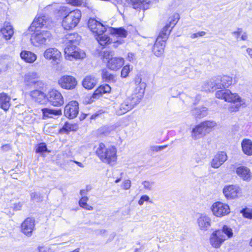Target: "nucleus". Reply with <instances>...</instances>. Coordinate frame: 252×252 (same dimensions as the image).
<instances>
[{
  "label": "nucleus",
  "mask_w": 252,
  "mask_h": 252,
  "mask_svg": "<svg viewBox=\"0 0 252 252\" xmlns=\"http://www.w3.org/2000/svg\"><path fill=\"white\" fill-rule=\"evenodd\" d=\"M242 32V29L241 28H238L237 31H235L232 32V34L234 35L236 37V38L238 39Z\"/></svg>",
  "instance_id": "58"
},
{
  "label": "nucleus",
  "mask_w": 252,
  "mask_h": 252,
  "mask_svg": "<svg viewBox=\"0 0 252 252\" xmlns=\"http://www.w3.org/2000/svg\"><path fill=\"white\" fill-rule=\"evenodd\" d=\"M74 125H72V124H69V123H68L66 122V123H65V124L63 126V128L60 130L62 131H64L65 132H68V131L74 130Z\"/></svg>",
  "instance_id": "47"
},
{
  "label": "nucleus",
  "mask_w": 252,
  "mask_h": 252,
  "mask_svg": "<svg viewBox=\"0 0 252 252\" xmlns=\"http://www.w3.org/2000/svg\"><path fill=\"white\" fill-rule=\"evenodd\" d=\"M39 77L38 74L34 71L29 72L24 75L23 89L26 94L43 84L42 81L38 80Z\"/></svg>",
  "instance_id": "6"
},
{
  "label": "nucleus",
  "mask_w": 252,
  "mask_h": 252,
  "mask_svg": "<svg viewBox=\"0 0 252 252\" xmlns=\"http://www.w3.org/2000/svg\"><path fill=\"white\" fill-rule=\"evenodd\" d=\"M21 58L26 63H33L37 59L36 55L29 51L23 50L20 54Z\"/></svg>",
  "instance_id": "27"
},
{
  "label": "nucleus",
  "mask_w": 252,
  "mask_h": 252,
  "mask_svg": "<svg viewBox=\"0 0 252 252\" xmlns=\"http://www.w3.org/2000/svg\"><path fill=\"white\" fill-rule=\"evenodd\" d=\"M81 40V37L76 33L67 34L65 36V43L67 45H75L79 44Z\"/></svg>",
  "instance_id": "32"
},
{
  "label": "nucleus",
  "mask_w": 252,
  "mask_h": 252,
  "mask_svg": "<svg viewBox=\"0 0 252 252\" xmlns=\"http://www.w3.org/2000/svg\"><path fill=\"white\" fill-rule=\"evenodd\" d=\"M38 249L39 252H46L45 251L44 247L43 246H39Z\"/></svg>",
  "instance_id": "64"
},
{
  "label": "nucleus",
  "mask_w": 252,
  "mask_h": 252,
  "mask_svg": "<svg viewBox=\"0 0 252 252\" xmlns=\"http://www.w3.org/2000/svg\"><path fill=\"white\" fill-rule=\"evenodd\" d=\"M213 79L211 80L209 82H207V83H204V86L203 87L204 90L205 91H211L212 90L213 91V90L217 89V88H211L210 90L207 89L208 88L211 87V86H214V83H213Z\"/></svg>",
  "instance_id": "51"
},
{
  "label": "nucleus",
  "mask_w": 252,
  "mask_h": 252,
  "mask_svg": "<svg viewBox=\"0 0 252 252\" xmlns=\"http://www.w3.org/2000/svg\"><path fill=\"white\" fill-rule=\"evenodd\" d=\"M1 150L3 152H7L11 149V146L10 144H5L0 147Z\"/></svg>",
  "instance_id": "57"
},
{
  "label": "nucleus",
  "mask_w": 252,
  "mask_h": 252,
  "mask_svg": "<svg viewBox=\"0 0 252 252\" xmlns=\"http://www.w3.org/2000/svg\"><path fill=\"white\" fill-rule=\"evenodd\" d=\"M112 51H104L103 57L107 61V66L112 70H117L124 64V59L122 57H113Z\"/></svg>",
  "instance_id": "7"
},
{
  "label": "nucleus",
  "mask_w": 252,
  "mask_h": 252,
  "mask_svg": "<svg viewBox=\"0 0 252 252\" xmlns=\"http://www.w3.org/2000/svg\"><path fill=\"white\" fill-rule=\"evenodd\" d=\"M167 147L166 145L164 146H153L151 147V149L154 152H158L164 149Z\"/></svg>",
  "instance_id": "54"
},
{
  "label": "nucleus",
  "mask_w": 252,
  "mask_h": 252,
  "mask_svg": "<svg viewBox=\"0 0 252 252\" xmlns=\"http://www.w3.org/2000/svg\"><path fill=\"white\" fill-rule=\"evenodd\" d=\"M171 20L169 23L167 24L162 29L158 36L153 48V52L157 56H160L164 51L165 42L167 39L173 27H171Z\"/></svg>",
  "instance_id": "2"
},
{
  "label": "nucleus",
  "mask_w": 252,
  "mask_h": 252,
  "mask_svg": "<svg viewBox=\"0 0 252 252\" xmlns=\"http://www.w3.org/2000/svg\"><path fill=\"white\" fill-rule=\"evenodd\" d=\"M97 83L96 78L93 76H86L82 81L83 87L88 90H91L94 88Z\"/></svg>",
  "instance_id": "31"
},
{
  "label": "nucleus",
  "mask_w": 252,
  "mask_h": 252,
  "mask_svg": "<svg viewBox=\"0 0 252 252\" xmlns=\"http://www.w3.org/2000/svg\"><path fill=\"white\" fill-rule=\"evenodd\" d=\"M0 32L6 40L10 39L14 33L13 28L9 23H5L4 24Z\"/></svg>",
  "instance_id": "30"
},
{
  "label": "nucleus",
  "mask_w": 252,
  "mask_h": 252,
  "mask_svg": "<svg viewBox=\"0 0 252 252\" xmlns=\"http://www.w3.org/2000/svg\"><path fill=\"white\" fill-rule=\"evenodd\" d=\"M88 25L90 30L95 34V36L103 33L106 31V28L101 23L94 19H90Z\"/></svg>",
  "instance_id": "20"
},
{
  "label": "nucleus",
  "mask_w": 252,
  "mask_h": 252,
  "mask_svg": "<svg viewBox=\"0 0 252 252\" xmlns=\"http://www.w3.org/2000/svg\"><path fill=\"white\" fill-rule=\"evenodd\" d=\"M29 94L32 99L38 103H43L46 100V94L38 90L31 91Z\"/></svg>",
  "instance_id": "25"
},
{
  "label": "nucleus",
  "mask_w": 252,
  "mask_h": 252,
  "mask_svg": "<svg viewBox=\"0 0 252 252\" xmlns=\"http://www.w3.org/2000/svg\"><path fill=\"white\" fill-rule=\"evenodd\" d=\"M70 11H70V9L67 7L61 6L59 8L58 13L59 15L64 17L65 16L69 13Z\"/></svg>",
  "instance_id": "43"
},
{
  "label": "nucleus",
  "mask_w": 252,
  "mask_h": 252,
  "mask_svg": "<svg viewBox=\"0 0 252 252\" xmlns=\"http://www.w3.org/2000/svg\"><path fill=\"white\" fill-rule=\"evenodd\" d=\"M207 108L205 107H199L192 110V114L196 117L202 118L207 115Z\"/></svg>",
  "instance_id": "36"
},
{
  "label": "nucleus",
  "mask_w": 252,
  "mask_h": 252,
  "mask_svg": "<svg viewBox=\"0 0 252 252\" xmlns=\"http://www.w3.org/2000/svg\"><path fill=\"white\" fill-rule=\"evenodd\" d=\"M89 200V198L87 196H82V198L79 201V206L87 210H93V207L87 204V202Z\"/></svg>",
  "instance_id": "42"
},
{
  "label": "nucleus",
  "mask_w": 252,
  "mask_h": 252,
  "mask_svg": "<svg viewBox=\"0 0 252 252\" xmlns=\"http://www.w3.org/2000/svg\"><path fill=\"white\" fill-rule=\"evenodd\" d=\"M216 96L218 98L224 99L225 101L228 102H238L242 99L238 94H233L230 90L226 89L221 90L216 92Z\"/></svg>",
  "instance_id": "12"
},
{
  "label": "nucleus",
  "mask_w": 252,
  "mask_h": 252,
  "mask_svg": "<svg viewBox=\"0 0 252 252\" xmlns=\"http://www.w3.org/2000/svg\"><path fill=\"white\" fill-rule=\"evenodd\" d=\"M10 100V97L6 94H0V108L5 111H7L11 105Z\"/></svg>",
  "instance_id": "28"
},
{
  "label": "nucleus",
  "mask_w": 252,
  "mask_h": 252,
  "mask_svg": "<svg viewBox=\"0 0 252 252\" xmlns=\"http://www.w3.org/2000/svg\"><path fill=\"white\" fill-rule=\"evenodd\" d=\"M223 193L227 199H233L241 195L242 189L238 185H231L224 187Z\"/></svg>",
  "instance_id": "13"
},
{
  "label": "nucleus",
  "mask_w": 252,
  "mask_h": 252,
  "mask_svg": "<svg viewBox=\"0 0 252 252\" xmlns=\"http://www.w3.org/2000/svg\"><path fill=\"white\" fill-rule=\"evenodd\" d=\"M247 52L251 57V58H252V49L250 48H248L247 49Z\"/></svg>",
  "instance_id": "63"
},
{
  "label": "nucleus",
  "mask_w": 252,
  "mask_h": 252,
  "mask_svg": "<svg viewBox=\"0 0 252 252\" xmlns=\"http://www.w3.org/2000/svg\"><path fill=\"white\" fill-rule=\"evenodd\" d=\"M78 109V102L76 101H71L64 108V115L69 119H73L77 116Z\"/></svg>",
  "instance_id": "18"
},
{
  "label": "nucleus",
  "mask_w": 252,
  "mask_h": 252,
  "mask_svg": "<svg viewBox=\"0 0 252 252\" xmlns=\"http://www.w3.org/2000/svg\"><path fill=\"white\" fill-rule=\"evenodd\" d=\"M31 198L33 200L37 201H39L40 199V195L37 192H32L31 194Z\"/></svg>",
  "instance_id": "56"
},
{
  "label": "nucleus",
  "mask_w": 252,
  "mask_h": 252,
  "mask_svg": "<svg viewBox=\"0 0 252 252\" xmlns=\"http://www.w3.org/2000/svg\"><path fill=\"white\" fill-rule=\"evenodd\" d=\"M47 21L45 16L38 17L35 18L32 24L31 28L35 27V29L42 28L46 27Z\"/></svg>",
  "instance_id": "33"
},
{
  "label": "nucleus",
  "mask_w": 252,
  "mask_h": 252,
  "mask_svg": "<svg viewBox=\"0 0 252 252\" xmlns=\"http://www.w3.org/2000/svg\"><path fill=\"white\" fill-rule=\"evenodd\" d=\"M133 8L146 10L149 8V1L147 0H130Z\"/></svg>",
  "instance_id": "29"
},
{
  "label": "nucleus",
  "mask_w": 252,
  "mask_h": 252,
  "mask_svg": "<svg viewBox=\"0 0 252 252\" xmlns=\"http://www.w3.org/2000/svg\"><path fill=\"white\" fill-rule=\"evenodd\" d=\"M102 77L103 80L108 83H114L116 80V76L110 73L106 69H103L102 71Z\"/></svg>",
  "instance_id": "35"
},
{
  "label": "nucleus",
  "mask_w": 252,
  "mask_h": 252,
  "mask_svg": "<svg viewBox=\"0 0 252 252\" xmlns=\"http://www.w3.org/2000/svg\"><path fill=\"white\" fill-rule=\"evenodd\" d=\"M222 232L229 238L233 236L232 230L227 226L224 225L221 230H216L211 235L210 243L213 247L216 248L220 247L225 240V236L222 234Z\"/></svg>",
  "instance_id": "3"
},
{
  "label": "nucleus",
  "mask_w": 252,
  "mask_h": 252,
  "mask_svg": "<svg viewBox=\"0 0 252 252\" xmlns=\"http://www.w3.org/2000/svg\"><path fill=\"white\" fill-rule=\"evenodd\" d=\"M111 87L108 85H102L98 87L94 92V95H96L102 94L109 93Z\"/></svg>",
  "instance_id": "40"
},
{
  "label": "nucleus",
  "mask_w": 252,
  "mask_h": 252,
  "mask_svg": "<svg viewBox=\"0 0 252 252\" xmlns=\"http://www.w3.org/2000/svg\"><path fill=\"white\" fill-rule=\"evenodd\" d=\"M113 105L115 112L118 115L125 114L134 107L127 98L123 101L118 98Z\"/></svg>",
  "instance_id": "11"
},
{
  "label": "nucleus",
  "mask_w": 252,
  "mask_h": 252,
  "mask_svg": "<svg viewBox=\"0 0 252 252\" xmlns=\"http://www.w3.org/2000/svg\"><path fill=\"white\" fill-rule=\"evenodd\" d=\"M82 14L79 9L71 11L69 13L63 17L62 25L65 30L74 29L79 23Z\"/></svg>",
  "instance_id": "5"
},
{
  "label": "nucleus",
  "mask_w": 252,
  "mask_h": 252,
  "mask_svg": "<svg viewBox=\"0 0 252 252\" xmlns=\"http://www.w3.org/2000/svg\"><path fill=\"white\" fill-rule=\"evenodd\" d=\"M214 86H211L208 88L207 90H210L211 88H216L217 89H225L228 88L232 84V78L228 76H223L221 77H218L213 79Z\"/></svg>",
  "instance_id": "15"
},
{
  "label": "nucleus",
  "mask_w": 252,
  "mask_h": 252,
  "mask_svg": "<svg viewBox=\"0 0 252 252\" xmlns=\"http://www.w3.org/2000/svg\"><path fill=\"white\" fill-rule=\"evenodd\" d=\"M197 223L201 231H206L211 225V219L205 214H201L197 219Z\"/></svg>",
  "instance_id": "19"
},
{
  "label": "nucleus",
  "mask_w": 252,
  "mask_h": 252,
  "mask_svg": "<svg viewBox=\"0 0 252 252\" xmlns=\"http://www.w3.org/2000/svg\"><path fill=\"white\" fill-rule=\"evenodd\" d=\"M217 125L215 122L206 121L195 126L191 131V136L194 140L199 139L208 133L211 128Z\"/></svg>",
  "instance_id": "4"
},
{
  "label": "nucleus",
  "mask_w": 252,
  "mask_h": 252,
  "mask_svg": "<svg viewBox=\"0 0 252 252\" xmlns=\"http://www.w3.org/2000/svg\"><path fill=\"white\" fill-rule=\"evenodd\" d=\"M127 60L130 62L132 61L134 59V55L131 53H129L127 55Z\"/></svg>",
  "instance_id": "60"
},
{
  "label": "nucleus",
  "mask_w": 252,
  "mask_h": 252,
  "mask_svg": "<svg viewBox=\"0 0 252 252\" xmlns=\"http://www.w3.org/2000/svg\"><path fill=\"white\" fill-rule=\"evenodd\" d=\"M227 158L226 154L223 152H220L217 153L212 159L211 166L214 168H218L227 160Z\"/></svg>",
  "instance_id": "22"
},
{
  "label": "nucleus",
  "mask_w": 252,
  "mask_h": 252,
  "mask_svg": "<svg viewBox=\"0 0 252 252\" xmlns=\"http://www.w3.org/2000/svg\"><path fill=\"white\" fill-rule=\"evenodd\" d=\"M231 103L228 106V111L230 112H236L239 111L241 106L244 104L242 99L238 102H230Z\"/></svg>",
  "instance_id": "38"
},
{
  "label": "nucleus",
  "mask_w": 252,
  "mask_h": 252,
  "mask_svg": "<svg viewBox=\"0 0 252 252\" xmlns=\"http://www.w3.org/2000/svg\"><path fill=\"white\" fill-rule=\"evenodd\" d=\"M46 100L54 106H61L64 104V99L62 94L59 91L54 89L48 92Z\"/></svg>",
  "instance_id": "10"
},
{
  "label": "nucleus",
  "mask_w": 252,
  "mask_h": 252,
  "mask_svg": "<svg viewBox=\"0 0 252 252\" xmlns=\"http://www.w3.org/2000/svg\"><path fill=\"white\" fill-rule=\"evenodd\" d=\"M241 213L243 216L247 219H252V209L249 208H245L241 210Z\"/></svg>",
  "instance_id": "44"
},
{
  "label": "nucleus",
  "mask_w": 252,
  "mask_h": 252,
  "mask_svg": "<svg viewBox=\"0 0 252 252\" xmlns=\"http://www.w3.org/2000/svg\"><path fill=\"white\" fill-rule=\"evenodd\" d=\"M22 206V204L20 202L15 203L14 205V209L16 210H19Z\"/></svg>",
  "instance_id": "59"
},
{
  "label": "nucleus",
  "mask_w": 252,
  "mask_h": 252,
  "mask_svg": "<svg viewBox=\"0 0 252 252\" xmlns=\"http://www.w3.org/2000/svg\"><path fill=\"white\" fill-rule=\"evenodd\" d=\"M130 70V66L129 65H126L124 66L121 71V76L123 78H126Z\"/></svg>",
  "instance_id": "50"
},
{
  "label": "nucleus",
  "mask_w": 252,
  "mask_h": 252,
  "mask_svg": "<svg viewBox=\"0 0 252 252\" xmlns=\"http://www.w3.org/2000/svg\"><path fill=\"white\" fill-rule=\"evenodd\" d=\"M76 79L70 75L62 76L58 80L59 85L63 89L73 90L77 85Z\"/></svg>",
  "instance_id": "16"
},
{
  "label": "nucleus",
  "mask_w": 252,
  "mask_h": 252,
  "mask_svg": "<svg viewBox=\"0 0 252 252\" xmlns=\"http://www.w3.org/2000/svg\"><path fill=\"white\" fill-rule=\"evenodd\" d=\"M142 98L143 97L139 95H138V94H136V93H134L132 91L131 95L126 98L131 103V104L135 107L140 102Z\"/></svg>",
  "instance_id": "39"
},
{
  "label": "nucleus",
  "mask_w": 252,
  "mask_h": 252,
  "mask_svg": "<svg viewBox=\"0 0 252 252\" xmlns=\"http://www.w3.org/2000/svg\"><path fill=\"white\" fill-rule=\"evenodd\" d=\"M51 33L47 31L36 32L31 38L32 44L35 47H41L46 45L52 40Z\"/></svg>",
  "instance_id": "8"
},
{
  "label": "nucleus",
  "mask_w": 252,
  "mask_h": 252,
  "mask_svg": "<svg viewBox=\"0 0 252 252\" xmlns=\"http://www.w3.org/2000/svg\"><path fill=\"white\" fill-rule=\"evenodd\" d=\"M41 111L43 114L42 119L44 120L54 118V116H60L62 114L61 109L56 110L45 108L42 109Z\"/></svg>",
  "instance_id": "26"
},
{
  "label": "nucleus",
  "mask_w": 252,
  "mask_h": 252,
  "mask_svg": "<svg viewBox=\"0 0 252 252\" xmlns=\"http://www.w3.org/2000/svg\"><path fill=\"white\" fill-rule=\"evenodd\" d=\"M236 173L245 181H250L252 178V173L250 169L246 166H240L237 168Z\"/></svg>",
  "instance_id": "24"
},
{
  "label": "nucleus",
  "mask_w": 252,
  "mask_h": 252,
  "mask_svg": "<svg viewBox=\"0 0 252 252\" xmlns=\"http://www.w3.org/2000/svg\"><path fill=\"white\" fill-rule=\"evenodd\" d=\"M47 151L46 145L44 143H41L37 146L35 152L38 153H43Z\"/></svg>",
  "instance_id": "45"
},
{
  "label": "nucleus",
  "mask_w": 252,
  "mask_h": 252,
  "mask_svg": "<svg viewBox=\"0 0 252 252\" xmlns=\"http://www.w3.org/2000/svg\"><path fill=\"white\" fill-rule=\"evenodd\" d=\"M90 189L87 188L86 189H81L80 191V194L82 196H85L84 195L87 194V193L88 191H89Z\"/></svg>",
  "instance_id": "61"
},
{
  "label": "nucleus",
  "mask_w": 252,
  "mask_h": 252,
  "mask_svg": "<svg viewBox=\"0 0 252 252\" xmlns=\"http://www.w3.org/2000/svg\"><path fill=\"white\" fill-rule=\"evenodd\" d=\"M55 127L56 126H51L48 125H46L45 126L43 130L46 134H52L56 133L54 130Z\"/></svg>",
  "instance_id": "48"
},
{
  "label": "nucleus",
  "mask_w": 252,
  "mask_h": 252,
  "mask_svg": "<svg viewBox=\"0 0 252 252\" xmlns=\"http://www.w3.org/2000/svg\"><path fill=\"white\" fill-rule=\"evenodd\" d=\"M65 58L67 60L71 61L73 59H80L86 57L85 53L82 50L78 48L76 45H67L64 49Z\"/></svg>",
  "instance_id": "9"
},
{
  "label": "nucleus",
  "mask_w": 252,
  "mask_h": 252,
  "mask_svg": "<svg viewBox=\"0 0 252 252\" xmlns=\"http://www.w3.org/2000/svg\"><path fill=\"white\" fill-rule=\"evenodd\" d=\"M95 154L104 163L111 166H114L117 163V149L114 146L100 143L96 147Z\"/></svg>",
  "instance_id": "1"
},
{
  "label": "nucleus",
  "mask_w": 252,
  "mask_h": 252,
  "mask_svg": "<svg viewBox=\"0 0 252 252\" xmlns=\"http://www.w3.org/2000/svg\"><path fill=\"white\" fill-rule=\"evenodd\" d=\"M241 39L243 40H246L247 39V34L246 32H244L241 37Z\"/></svg>",
  "instance_id": "62"
},
{
  "label": "nucleus",
  "mask_w": 252,
  "mask_h": 252,
  "mask_svg": "<svg viewBox=\"0 0 252 252\" xmlns=\"http://www.w3.org/2000/svg\"><path fill=\"white\" fill-rule=\"evenodd\" d=\"M244 153L249 156L252 155V142L250 139H244L241 143Z\"/></svg>",
  "instance_id": "34"
},
{
  "label": "nucleus",
  "mask_w": 252,
  "mask_h": 252,
  "mask_svg": "<svg viewBox=\"0 0 252 252\" xmlns=\"http://www.w3.org/2000/svg\"><path fill=\"white\" fill-rule=\"evenodd\" d=\"M95 38L98 42L102 46H105L110 41L109 37L106 34H104V33H101L100 35L98 34V35L96 36Z\"/></svg>",
  "instance_id": "41"
},
{
  "label": "nucleus",
  "mask_w": 252,
  "mask_h": 252,
  "mask_svg": "<svg viewBox=\"0 0 252 252\" xmlns=\"http://www.w3.org/2000/svg\"><path fill=\"white\" fill-rule=\"evenodd\" d=\"M150 198L147 195H142L138 201V204L139 205H142L144 204V202H148L149 201Z\"/></svg>",
  "instance_id": "53"
},
{
  "label": "nucleus",
  "mask_w": 252,
  "mask_h": 252,
  "mask_svg": "<svg viewBox=\"0 0 252 252\" xmlns=\"http://www.w3.org/2000/svg\"><path fill=\"white\" fill-rule=\"evenodd\" d=\"M135 87L133 90L134 93L136 94L143 97L146 84L142 82V78L140 76H136L134 79Z\"/></svg>",
  "instance_id": "23"
},
{
  "label": "nucleus",
  "mask_w": 252,
  "mask_h": 252,
  "mask_svg": "<svg viewBox=\"0 0 252 252\" xmlns=\"http://www.w3.org/2000/svg\"><path fill=\"white\" fill-rule=\"evenodd\" d=\"M142 184L145 189L151 190L154 185V182L152 181H144L142 182Z\"/></svg>",
  "instance_id": "46"
},
{
  "label": "nucleus",
  "mask_w": 252,
  "mask_h": 252,
  "mask_svg": "<svg viewBox=\"0 0 252 252\" xmlns=\"http://www.w3.org/2000/svg\"><path fill=\"white\" fill-rule=\"evenodd\" d=\"M131 187V181L129 180H125L122 185V187L124 189L127 190L130 189Z\"/></svg>",
  "instance_id": "52"
},
{
  "label": "nucleus",
  "mask_w": 252,
  "mask_h": 252,
  "mask_svg": "<svg viewBox=\"0 0 252 252\" xmlns=\"http://www.w3.org/2000/svg\"><path fill=\"white\" fill-rule=\"evenodd\" d=\"M111 33L115 36L121 37H126L127 35V32L122 27L119 28H112L111 30Z\"/></svg>",
  "instance_id": "37"
},
{
  "label": "nucleus",
  "mask_w": 252,
  "mask_h": 252,
  "mask_svg": "<svg viewBox=\"0 0 252 252\" xmlns=\"http://www.w3.org/2000/svg\"><path fill=\"white\" fill-rule=\"evenodd\" d=\"M43 56L46 59L58 64L61 58V53L56 48H48L44 51Z\"/></svg>",
  "instance_id": "17"
},
{
  "label": "nucleus",
  "mask_w": 252,
  "mask_h": 252,
  "mask_svg": "<svg viewBox=\"0 0 252 252\" xmlns=\"http://www.w3.org/2000/svg\"><path fill=\"white\" fill-rule=\"evenodd\" d=\"M34 220L28 218L21 224L22 232L28 236H31L34 228Z\"/></svg>",
  "instance_id": "21"
},
{
  "label": "nucleus",
  "mask_w": 252,
  "mask_h": 252,
  "mask_svg": "<svg viewBox=\"0 0 252 252\" xmlns=\"http://www.w3.org/2000/svg\"><path fill=\"white\" fill-rule=\"evenodd\" d=\"M67 3L74 6H80L84 3L83 0H66Z\"/></svg>",
  "instance_id": "49"
},
{
  "label": "nucleus",
  "mask_w": 252,
  "mask_h": 252,
  "mask_svg": "<svg viewBox=\"0 0 252 252\" xmlns=\"http://www.w3.org/2000/svg\"><path fill=\"white\" fill-rule=\"evenodd\" d=\"M206 34L205 32L202 31L195 33H192L190 35V37L192 39H194L200 36H203Z\"/></svg>",
  "instance_id": "55"
},
{
  "label": "nucleus",
  "mask_w": 252,
  "mask_h": 252,
  "mask_svg": "<svg viewBox=\"0 0 252 252\" xmlns=\"http://www.w3.org/2000/svg\"><path fill=\"white\" fill-rule=\"evenodd\" d=\"M213 214L217 217H221L228 215L230 213L229 206L221 202H217L211 206Z\"/></svg>",
  "instance_id": "14"
}]
</instances>
